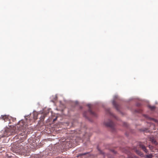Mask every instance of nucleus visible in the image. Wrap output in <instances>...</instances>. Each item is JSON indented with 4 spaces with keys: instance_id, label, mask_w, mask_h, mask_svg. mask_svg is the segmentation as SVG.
<instances>
[{
    "instance_id": "obj_9",
    "label": "nucleus",
    "mask_w": 158,
    "mask_h": 158,
    "mask_svg": "<svg viewBox=\"0 0 158 158\" xmlns=\"http://www.w3.org/2000/svg\"><path fill=\"white\" fill-rule=\"evenodd\" d=\"M98 150L99 151H100V150H99V149H98Z\"/></svg>"
},
{
    "instance_id": "obj_3",
    "label": "nucleus",
    "mask_w": 158,
    "mask_h": 158,
    "mask_svg": "<svg viewBox=\"0 0 158 158\" xmlns=\"http://www.w3.org/2000/svg\"><path fill=\"white\" fill-rule=\"evenodd\" d=\"M150 140L156 145L157 144V142L154 140L153 137L150 138Z\"/></svg>"
},
{
    "instance_id": "obj_7",
    "label": "nucleus",
    "mask_w": 158,
    "mask_h": 158,
    "mask_svg": "<svg viewBox=\"0 0 158 158\" xmlns=\"http://www.w3.org/2000/svg\"><path fill=\"white\" fill-rule=\"evenodd\" d=\"M114 106H115L116 105V103L114 101H113L112 102Z\"/></svg>"
},
{
    "instance_id": "obj_6",
    "label": "nucleus",
    "mask_w": 158,
    "mask_h": 158,
    "mask_svg": "<svg viewBox=\"0 0 158 158\" xmlns=\"http://www.w3.org/2000/svg\"><path fill=\"white\" fill-rule=\"evenodd\" d=\"M149 106V107L150 109H151L152 110H153L155 108V106Z\"/></svg>"
},
{
    "instance_id": "obj_2",
    "label": "nucleus",
    "mask_w": 158,
    "mask_h": 158,
    "mask_svg": "<svg viewBox=\"0 0 158 158\" xmlns=\"http://www.w3.org/2000/svg\"><path fill=\"white\" fill-rule=\"evenodd\" d=\"M105 125L107 127H111L113 126V123L112 121H110L109 123H105Z\"/></svg>"
},
{
    "instance_id": "obj_5",
    "label": "nucleus",
    "mask_w": 158,
    "mask_h": 158,
    "mask_svg": "<svg viewBox=\"0 0 158 158\" xmlns=\"http://www.w3.org/2000/svg\"><path fill=\"white\" fill-rule=\"evenodd\" d=\"M146 156L147 158H152V156L151 154L147 155Z\"/></svg>"
},
{
    "instance_id": "obj_1",
    "label": "nucleus",
    "mask_w": 158,
    "mask_h": 158,
    "mask_svg": "<svg viewBox=\"0 0 158 158\" xmlns=\"http://www.w3.org/2000/svg\"><path fill=\"white\" fill-rule=\"evenodd\" d=\"M139 146L141 147L142 149L146 152L147 153L148 151L146 149V148L145 146L143 145L141 143H140L139 144Z\"/></svg>"
},
{
    "instance_id": "obj_4",
    "label": "nucleus",
    "mask_w": 158,
    "mask_h": 158,
    "mask_svg": "<svg viewBox=\"0 0 158 158\" xmlns=\"http://www.w3.org/2000/svg\"><path fill=\"white\" fill-rule=\"evenodd\" d=\"M7 117L6 115H2L0 117V119H2L3 120H5L7 118Z\"/></svg>"
},
{
    "instance_id": "obj_8",
    "label": "nucleus",
    "mask_w": 158,
    "mask_h": 158,
    "mask_svg": "<svg viewBox=\"0 0 158 158\" xmlns=\"http://www.w3.org/2000/svg\"><path fill=\"white\" fill-rule=\"evenodd\" d=\"M136 152L137 154L140 155V152L139 151L136 150Z\"/></svg>"
}]
</instances>
